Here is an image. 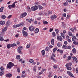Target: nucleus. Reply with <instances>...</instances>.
Masks as SVG:
<instances>
[{
	"instance_id": "44",
	"label": "nucleus",
	"mask_w": 78,
	"mask_h": 78,
	"mask_svg": "<svg viewBox=\"0 0 78 78\" xmlns=\"http://www.w3.org/2000/svg\"><path fill=\"white\" fill-rule=\"evenodd\" d=\"M69 38H70V37H69V36L68 35H67L66 36V40H67L68 39H69Z\"/></svg>"
},
{
	"instance_id": "50",
	"label": "nucleus",
	"mask_w": 78,
	"mask_h": 78,
	"mask_svg": "<svg viewBox=\"0 0 78 78\" xmlns=\"http://www.w3.org/2000/svg\"><path fill=\"white\" fill-rule=\"evenodd\" d=\"M53 67H54V69H57L58 68V67L56 65H54L53 66Z\"/></svg>"
},
{
	"instance_id": "33",
	"label": "nucleus",
	"mask_w": 78,
	"mask_h": 78,
	"mask_svg": "<svg viewBox=\"0 0 78 78\" xmlns=\"http://www.w3.org/2000/svg\"><path fill=\"white\" fill-rule=\"evenodd\" d=\"M1 18H2V19H5V18H6V16L4 15H2L1 16Z\"/></svg>"
},
{
	"instance_id": "15",
	"label": "nucleus",
	"mask_w": 78,
	"mask_h": 78,
	"mask_svg": "<svg viewBox=\"0 0 78 78\" xmlns=\"http://www.w3.org/2000/svg\"><path fill=\"white\" fill-rule=\"evenodd\" d=\"M5 23V22L3 21H0V24L1 25H4Z\"/></svg>"
},
{
	"instance_id": "18",
	"label": "nucleus",
	"mask_w": 78,
	"mask_h": 78,
	"mask_svg": "<svg viewBox=\"0 0 78 78\" xmlns=\"http://www.w3.org/2000/svg\"><path fill=\"white\" fill-rule=\"evenodd\" d=\"M10 47H12V46H11V44H7V48H8V49H9Z\"/></svg>"
},
{
	"instance_id": "49",
	"label": "nucleus",
	"mask_w": 78,
	"mask_h": 78,
	"mask_svg": "<svg viewBox=\"0 0 78 78\" xmlns=\"http://www.w3.org/2000/svg\"><path fill=\"white\" fill-rule=\"evenodd\" d=\"M68 44V43H67V42L66 41H65L64 42V44L65 45H67Z\"/></svg>"
},
{
	"instance_id": "28",
	"label": "nucleus",
	"mask_w": 78,
	"mask_h": 78,
	"mask_svg": "<svg viewBox=\"0 0 78 78\" xmlns=\"http://www.w3.org/2000/svg\"><path fill=\"white\" fill-rule=\"evenodd\" d=\"M55 31H56V33L57 34H58V33H59V30L58 29H55Z\"/></svg>"
},
{
	"instance_id": "51",
	"label": "nucleus",
	"mask_w": 78,
	"mask_h": 78,
	"mask_svg": "<svg viewBox=\"0 0 78 78\" xmlns=\"http://www.w3.org/2000/svg\"><path fill=\"white\" fill-rule=\"evenodd\" d=\"M62 16L63 17H66V14L64 13L63 14Z\"/></svg>"
},
{
	"instance_id": "40",
	"label": "nucleus",
	"mask_w": 78,
	"mask_h": 78,
	"mask_svg": "<svg viewBox=\"0 0 78 78\" xmlns=\"http://www.w3.org/2000/svg\"><path fill=\"white\" fill-rule=\"evenodd\" d=\"M0 69L1 71H3V70H5V69L4 68H3V67H1L0 68Z\"/></svg>"
},
{
	"instance_id": "56",
	"label": "nucleus",
	"mask_w": 78,
	"mask_h": 78,
	"mask_svg": "<svg viewBox=\"0 0 78 78\" xmlns=\"http://www.w3.org/2000/svg\"><path fill=\"white\" fill-rule=\"evenodd\" d=\"M34 70L35 72H36V67L34 66Z\"/></svg>"
},
{
	"instance_id": "31",
	"label": "nucleus",
	"mask_w": 78,
	"mask_h": 78,
	"mask_svg": "<svg viewBox=\"0 0 78 78\" xmlns=\"http://www.w3.org/2000/svg\"><path fill=\"white\" fill-rule=\"evenodd\" d=\"M38 15L39 16H42V15H43V12H42V11H41L40 12L38 13Z\"/></svg>"
},
{
	"instance_id": "38",
	"label": "nucleus",
	"mask_w": 78,
	"mask_h": 78,
	"mask_svg": "<svg viewBox=\"0 0 78 78\" xmlns=\"http://www.w3.org/2000/svg\"><path fill=\"white\" fill-rule=\"evenodd\" d=\"M29 61L30 63H32L33 62H34V60L33 59H30L29 60Z\"/></svg>"
},
{
	"instance_id": "23",
	"label": "nucleus",
	"mask_w": 78,
	"mask_h": 78,
	"mask_svg": "<svg viewBox=\"0 0 78 78\" xmlns=\"http://www.w3.org/2000/svg\"><path fill=\"white\" fill-rule=\"evenodd\" d=\"M16 58L17 59H19L20 58V56L19 55L16 56Z\"/></svg>"
},
{
	"instance_id": "61",
	"label": "nucleus",
	"mask_w": 78,
	"mask_h": 78,
	"mask_svg": "<svg viewBox=\"0 0 78 78\" xmlns=\"http://www.w3.org/2000/svg\"><path fill=\"white\" fill-rule=\"evenodd\" d=\"M53 29L52 28L51 29V28H50L49 30V31L50 32H51L52 31H53Z\"/></svg>"
},
{
	"instance_id": "36",
	"label": "nucleus",
	"mask_w": 78,
	"mask_h": 78,
	"mask_svg": "<svg viewBox=\"0 0 78 78\" xmlns=\"http://www.w3.org/2000/svg\"><path fill=\"white\" fill-rule=\"evenodd\" d=\"M73 43L75 45H78V42L76 41H73Z\"/></svg>"
},
{
	"instance_id": "60",
	"label": "nucleus",
	"mask_w": 78,
	"mask_h": 78,
	"mask_svg": "<svg viewBox=\"0 0 78 78\" xmlns=\"http://www.w3.org/2000/svg\"><path fill=\"white\" fill-rule=\"evenodd\" d=\"M71 48V47L70 46H68L67 47V49H70Z\"/></svg>"
},
{
	"instance_id": "63",
	"label": "nucleus",
	"mask_w": 78,
	"mask_h": 78,
	"mask_svg": "<svg viewBox=\"0 0 78 78\" xmlns=\"http://www.w3.org/2000/svg\"><path fill=\"white\" fill-rule=\"evenodd\" d=\"M13 28H17V26L16 25H14L13 26Z\"/></svg>"
},
{
	"instance_id": "48",
	"label": "nucleus",
	"mask_w": 78,
	"mask_h": 78,
	"mask_svg": "<svg viewBox=\"0 0 78 78\" xmlns=\"http://www.w3.org/2000/svg\"><path fill=\"white\" fill-rule=\"evenodd\" d=\"M48 14H52V12L51 11H48Z\"/></svg>"
},
{
	"instance_id": "26",
	"label": "nucleus",
	"mask_w": 78,
	"mask_h": 78,
	"mask_svg": "<svg viewBox=\"0 0 78 78\" xmlns=\"http://www.w3.org/2000/svg\"><path fill=\"white\" fill-rule=\"evenodd\" d=\"M68 33L70 36H72V33L70 32H68Z\"/></svg>"
},
{
	"instance_id": "5",
	"label": "nucleus",
	"mask_w": 78,
	"mask_h": 78,
	"mask_svg": "<svg viewBox=\"0 0 78 78\" xmlns=\"http://www.w3.org/2000/svg\"><path fill=\"white\" fill-rule=\"evenodd\" d=\"M22 33L23 35V36L27 37L28 35L27 32H26L25 30H23L22 31Z\"/></svg>"
},
{
	"instance_id": "54",
	"label": "nucleus",
	"mask_w": 78,
	"mask_h": 78,
	"mask_svg": "<svg viewBox=\"0 0 78 78\" xmlns=\"http://www.w3.org/2000/svg\"><path fill=\"white\" fill-rule=\"evenodd\" d=\"M70 30L71 31H72V32H74V30L73 29V28H71L70 29Z\"/></svg>"
},
{
	"instance_id": "22",
	"label": "nucleus",
	"mask_w": 78,
	"mask_h": 78,
	"mask_svg": "<svg viewBox=\"0 0 78 78\" xmlns=\"http://www.w3.org/2000/svg\"><path fill=\"white\" fill-rule=\"evenodd\" d=\"M16 46H17V44L15 43H13L11 45V46H12V47H15Z\"/></svg>"
},
{
	"instance_id": "29",
	"label": "nucleus",
	"mask_w": 78,
	"mask_h": 78,
	"mask_svg": "<svg viewBox=\"0 0 78 78\" xmlns=\"http://www.w3.org/2000/svg\"><path fill=\"white\" fill-rule=\"evenodd\" d=\"M61 35L62 36V37L63 39H64L65 38V36H64V34H63V33H61Z\"/></svg>"
},
{
	"instance_id": "37",
	"label": "nucleus",
	"mask_w": 78,
	"mask_h": 78,
	"mask_svg": "<svg viewBox=\"0 0 78 78\" xmlns=\"http://www.w3.org/2000/svg\"><path fill=\"white\" fill-rule=\"evenodd\" d=\"M38 7L39 9H42L43 8V7H42V6H41V5H39L38 6Z\"/></svg>"
},
{
	"instance_id": "59",
	"label": "nucleus",
	"mask_w": 78,
	"mask_h": 78,
	"mask_svg": "<svg viewBox=\"0 0 78 78\" xmlns=\"http://www.w3.org/2000/svg\"><path fill=\"white\" fill-rule=\"evenodd\" d=\"M44 71H45V69H43L41 71V72H42V73H43V72H44Z\"/></svg>"
},
{
	"instance_id": "35",
	"label": "nucleus",
	"mask_w": 78,
	"mask_h": 78,
	"mask_svg": "<svg viewBox=\"0 0 78 78\" xmlns=\"http://www.w3.org/2000/svg\"><path fill=\"white\" fill-rule=\"evenodd\" d=\"M52 34L53 37H55V36H56V34L55 32H54L52 33Z\"/></svg>"
},
{
	"instance_id": "47",
	"label": "nucleus",
	"mask_w": 78,
	"mask_h": 78,
	"mask_svg": "<svg viewBox=\"0 0 78 78\" xmlns=\"http://www.w3.org/2000/svg\"><path fill=\"white\" fill-rule=\"evenodd\" d=\"M11 6H12V8H14L16 6L15 5V4L14 3H13L12 5H11Z\"/></svg>"
},
{
	"instance_id": "39",
	"label": "nucleus",
	"mask_w": 78,
	"mask_h": 78,
	"mask_svg": "<svg viewBox=\"0 0 78 78\" xmlns=\"http://www.w3.org/2000/svg\"><path fill=\"white\" fill-rule=\"evenodd\" d=\"M67 69V70H72V67H68Z\"/></svg>"
},
{
	"instance_id": "8",
	"label": "nucleus",
	"mask_w": 78,
	"mask_h": 78,
	"mask_svg": "<svg viewBox=\"0 0 78 78\" xmlns=\"http://www.w3.org/2000/svg\"><path fill=\"white\" fill-rule=\"evenodd\" d=\"M29 30L31 31H34V28L33 26H31L29 27Z\"/></svg>"
},
{
	"instance_id": "13",
	"label": "nucleus",
	"mask_w": 78,
	"mask_h": 78,
	"mask_svg": "<svg viewBox=\"0 0 78 78\" xmlns=\"http://www.w3.org/2000/svg\"><path fill=\"white\" fill-rule=\"evenodd\" d=\"M39 29L38 28H37L35 29L34 30L35 33H39Z\"/></svg>"
},
{
	"instance_id": "7",
	"label": "nucleus",
	"mask_w": 78,
	"mask_h": 78,
	"mask_svg": "<svg viewBox=\"0 0 78 78\" xmlns=\"http://www.w3.org/2000/svg\"><path fill=\"white\" fill-rule=\"evenodd\" d=\"M57 40H58V41H62V38L61 36H59L58 35L57 36Z\"/></svg>"
},
{
	"instance_id": "3",
	"label": "nucleus",
	"mask_w": 78,
	"mask_h": 78,
	"mask_svg": "<svg viewBox=\"0 0 78 78\" xmlns=\"http://www.w3.org/2000/svg\"><path fill=\"white\" fill-rule=\"evenodd\" d=\"M22 47H18V48L17 49V50H18V53H20V54H22V53H23L22 52Z\"/></svg>"
},
{
	"instance_id": "2",
	"label": "nucleus",
	"mask_w": 78,
	"mask_h": 78,
	"mask_svg": "<svg viewBox=\"0 0 78 78\" xmlns=\"http://www.w3.org/2000/svg\"><path fill=\"white\" fill-rule=\"evenodd\" d=\"M38 9V7L37 5H35L31 7V10L32 11H36Z\"/></svg>"
},
{
	"instance_id": "9",
	"label": "nucleus",
	"mask_w": 78,
	"mask_h": 78,
	"mask_svg": "<svg viewBox=\"0 0 78 78\" xmlns=\"http://www.w3.org/2000/svg\"><path fill=\"white\" fill-rule=\"evenodd\" d=\"M67 73L71 77H73V74L71 72H70V71H67Z\"/></svg>"
},
{
	"instance_id": "42",
	"label": "nucleus",
	"mask_w": 78,
	"mask_h": 78,
	"mask_svg": "<svg viewBox=\"0 0 78 78\" xmlns=\"http://www.w3.org/2000/svg\"><path fill=\"white\" fill-rule=\"evenodd\" d=\"M10 23V22L9 21H8L6 23V25L7 26H8V25H9V23Z\"/></svg>"
},
{
	"instance_id": "30",
	"label": "nucleus",
	"mask_w": 78,
	"mask_h": 78,
	"mask_svg": "<svg viewBox=\"0 0 78 78\" xmlns=\"http://www.w3.org/2000/svg\"><path fill=\"white\" fill-rule=\"evenodd\" d=\"M58 51H59L60 53H63V50H60L58 49L57 50Z\"/></svg>"
},
{
	"instance_id": "62",
	"label": "nucleus",
	"mask_w": 78,
	"mask_h": 78,
	"mask_svg": "<svg viewBox=\"0 0 78 78\" xmlns=\"http://www.w3.org/2000/svg\"><path fill=\"white\" fill-rule=\"evenodd\" d=\"M37 19L38 20H41V17L37 18Z\"/></svg>"
},
{
	"instance_id": "43",
	"label": "nucleus",
	"mask_w": 78,
	"mask_h": 78,
	"mask_svg": "<svg viewBox=\"0 0 78 78\" xmlns=\"http://www.w3.org/2000/svg\"><path fill=\"white\" fill-rule=\"evenodd\" d=\"M69 17H70V15H69L68 14L67 15V17H66V19H69Z\"/></svg>"
},
{
	"instance_id": "24",
	"label": "nucleus",
	"mask_w": 78,
	"mask_h": 78,
	"mask_svg": "<svg viewBox=\"0 0 78 78\" xmlns=\"http://www.w3.org/2000/svg\"><path fill=\"white\" fill-rule=\"evenodd\" d=\"M6 30H7V27H4L2 29L3 31H6Z\"/></svg>"
},
{
	"instance_id": "10",
	"label": "nucleus",
	"mask_w": 78,
	"mask_h": 78,
	"mask_svg": "<svg viewBox=\"0 0 78 78\" xmlns=\"http://www.w3.org/2000/svg\"><path fill=\"white\" fill-rule=\"evenodd\" d=\"M56 17H57L55 15H52L51 16V18L52 20H54V19H56Z\"/></svg>"
},
{
	"instance_id": "17",
	"label": "nucleus",
	"mask_w": 78,
	"mask_h": 78,
	"mask_svg": "<svg viewBox=\"0 0 78 78\" xmlns=\"http://www.w3.org/2000/svg\"><path fill=\"white\" fill-rule=\"evenodd\" d=\"M4 9V7H1L0 8V12H2L3 11V10Z\"/></svg>"
},
{
	"instance_id": "55",
	"label": "nucleus",
	"mask_w": 78,
	"mask_h": 78,
	"mask_svg": "<svg viewBox=\"0 0 78 78\" xmlns=\"http://www.w3.org/2000/svg\"><path fill=\"white\" fill-rule=\"evenodd\" d=\"M11 17H12V15H10L8 17V19H11Z\"/></svg>"
},
{
	"instance_id": "32",
	"label": "nucleus",
	"mask_w": 78,
	"mask_h": 78,
	"mask_svg": "<svg viewBox=\"0 0 78 78\" xmlns=\"http://www.w3.org/2000/svg\"><path fill=\"white\" fill-rule=\"evenodd\" d=\"M56 50H57V48H54L53 50V53H55V52L56 51Z\"/></svg>"
},
{
	"instance_id": "46",
	"label": "nucleus",
	"mask_w": 78,
	"mask_h": 78,
	"mask_svg": "<svg viewBox=\"0 0 78 78\" xmlns=\"http://www.w3.org/2000/svg\"><path fill=\"white\" fill-rule=\"evenodd\" d=\"M0 40L1 41H4V39H3V37H1L0 38Z\"/></svg>"
},
{
	"instance_id": "45",
	"label": "nucleus",
	"mask_w": 78,
	"mask_h": 78,
	"mask_svg": "<svg viewBox=\"0 0 78 78\" xmlns=\"http://www.w3.org/2000/svg\"><path fill=\"white\" fill-rule=\"evenodd\" d=\"M45 50L46 51H47L49 50V48L47 47L45 48Z\"/></svg>"
},
{
	"instance_id": "25",
	"label": "nucleus",
	"mask_w": 78,
	"mask_h": 78,
	"mask_svg": "<svg viewBox=\"0 0 78 78\" xmlns=\"http://www.w3.org/2000/svg\"><path fill=\"white\" fill-rule=\"evenodd\" d=\"M42 55H45V51L44 50H43L41 51Z\"/></svg>"
},
{
	"instance_id": "64",
	"label": "nucleus",
	"mask_w": 78,
	"mask_h": 78,
	"mask_svg": "<svg viewBox=\"0 0 78 78\" xmlns=\"http://www.w3.org/2000/svg\"><path fill=\"white\" fill-rule=\"evenodd\" d=\"M16 44H17V45H20V42L19 41H17V42H16Z\"/></svg>"
},
{
	"instance_id": "53",
	"label": "nucleus",
	"mask_w": 78,
	"mask_h": 78,
	"mask_svg": "<svg viewBox=\"0 0 78 78\" xmlns=\"http://www.w3.org/2000/svg\"><path fill=\"white\" fill-rule=\"evenodd\" d=\"M76 73H78V68H76Z\"/></svg>"
},
{
	"instance_id": "21",
	"label": "nucleus",
	"mask_w": 78,
	"mask_h": 78,
	"mask_svg": "<svg viewBox=\"0 0 78 78\" xmlns=\"http://www.w3.org/2000/svg\"><path fill=\"white\" fill-rule=\"evenodd\" d=\"M62 47V48H64V49H66V48H67V46L66 45H63Z\"/></svg>"
},
{
	"instance_id": "6",
	"label": "nucleus",
	"mask_w": 78,
	"mask_h": 78,
	"mask_svg": "<svg viewBox=\"0 0 78 78\" xmlns=\"http://www.w3.org/2000/svg\"><path fill=\"white\" fill-rule=\"evenodd\" d=\"M27 15V13L26 12H24V13H22L20 16L21 18H23L24 17H25Z\"/></svg>"
},
{
	"instance_id": "19",
	"label": "nucleus",
	"mask_w": 78,
	"mask_h": 78,
	"mask_svg": "<svg viewBox=\"0 0 78 78\" xmlns=\"http://www.w3.org/2000/svg\"><path fill=\"white\" fill-rule=\"evenodd\" d=\"M72 52L73 53H76V49H75V48H74L72 51Z\"/></svg>"
},
{
	"instance_id": "4",
	"label": "nucleus",
	"mask_w": 78,
	"mask_h": 78,
	"mask_svg": "<svg viewBox=\"0 0 78 78\" xmlns=\"http://www.w3.org/2000/svg\"><path fill=\"white\" fill-rule=\"evenodd\" d=\"M54 58H55V54L52 53L51 56V59L52 60H53L54 62H55V61H56V59Z\"/></svg>"
},
{
	"instance_id": "20",
	"label": "nucleus",
	"mask_w": 78,
	"mask_h": 78,
	"mask_svg": "<svg viewBox=\"0 0 78 78\" xmlns=\"http://www.w3.org/2000/svg\"><path fill=\"white\" fill-rule=\"evenodd\" d=\"M57 45L58 47H61V46H62V44H61L60 43L58 42L57 43Z\"/></svg>"
},
{
	"instance_id": "11",
	"label": "nucleus",
	"mask_w": 78,
	"mask_h": 78,
	"mask_svg": "<svg viewBox=\"0 0 78 78\" xmlns=\"http://www.w3.org/2000/svg\"><path fill=\"white\" fill-rule=\"evenodd\" d=\"M6 77H8L9 78H11L12 76V74L11 73H9L6 75Z\"/></svg>"
},
{
	"instance_id": "27",
	"label": "nucleus",
	"mask_w": 78,
	"mask_h": 78,
	"mask_svg": "<svg viewBox=\"0 0 78 78\" xmlns=\"http://www.w3.org/2000/svg\"><path fill=\"white\" fill-rule=\"evenodd\" d=\"M51 44L52 45H54V39L53 38L51 40Z\"/></svg>"
},
{
	"instance_id": "57",
	"label": "nucleus",
	"mask_w": 78,
	"mask_h": 78,
	"mask_svg": "<svg viewBox=\"0 0 78 78\" xmlns=\"http://www.w3.org/2000/svg\"><path fill=\"white\" fill-rule=\"evenodd\" d=\"M67 54H65L63 56V58H66L67 57Z\"/></svg>"
},
{
	"instance_id": "12",
	"label": "nucleus",
	"mask_w": 78,
	"mask_h": 78,
	"mask_svg": "<svg viewBox=\"0 0 78 78\" xmlns=\"http://www.w3.org/2000/svg\"><path fill=\"white\" fill-rule=\"evenodd\" d=\"M73 61H76V63H78V60H77V58L76 57L73 58Z\"/></svg>"
},
{
	"instance_id": "1",
	"label": "nucleus",
	"mask_w": 78,
	"mask_h": 78,
	"mask_svg": "<svg viewBox=\"0 0 78 78\" xmlns=\"http://www.w3.org/2000/svg\"><path fill=\"white\" fill-rule=\"evenodd\" d=\"M14 66V64L13 63H12V62H10L7 64V67L8 69H11L12 67H13Z\"/></svg>"
},
{
	"instance_id": "14",
	"label": "nucleus",
	"mask_w": 78,
	"mask_h": 78,
	"mask_svg": "<svg viewBox=\"0 0 78 78\" xmlns=\"http://www.w3.org/2000/svg\"><path fill=\"white\" fill-rule=\"evenodd\" d=\"M72 65V63H69L66 64V67H68L71 66Z\"/></svg>"
},
{
	"instance_id": "34",
	"label": "nucleus",
	"mask_w": 78,
	"mask_h": 78,
	"mask_svg": "<svg viewBox=\"0 0 78 78\" xmlns=\"http://www.w3.org/2000/svg\"><path fill=\"white\" fill-rule=\"evenodd\" d=\"M43 23L44 25H46V24H48V22L46 21H44L43 22Z\"/></svg>"
},
{
	"instance_id": "58",
	"label": "nucleus",
	"mask_w": 78,
	"mask_h": 78,
	"mask_svg": "<svg viewBox=\"0 0 78 78\" xmlns=\"http://www.w3.org/2000/svg\"><path fill=\"white\" fill-rule=\"evenodd\" d=\"M8 7L9 9H11V8H12V6H11V5H10L8 6Z\"/></svg>"
},
{
	"instance_id": "52",
	"label": "nucleus",
	"mask_w": 78,
	"mask_h": 78,
	"mask_svg": "<svg viewBox=\"0 0 78 78\" xmlns=\"http://www.w3.org/2000/svg\"><path fill=\"white\" fill-rule=\"evenodd\" d=\"M17 70L18 72L19 73V72H20V68H18L17 69Z\"/></svg>"
},
{
	"instance_id": "16",
	"label": "nucleus",
	"mask_w": 78,
	"mask_h": 78,
	"mask_svg": "<svg viewBox=\"0 0 78 78\" xmlns=\"http://www.w3.org/2000/svg\"><path fill=\"white\" fill-rule=\"evenodd\" d=\"M76 39V37L75 36H73V37L72 38V40L73 41H75Z\"/></svg>"
},
{
	"instance_id": "41",
	"label": "nucleus",
	"mask_w": 78,
	"mask_h": 78,
	"mask_svg": "<svg viewBox=\"0 0 78 78\" xmlns=\"http://www.w3.org/2000/svg\"><path fill=\"white\" fill-rule=\"evenodd\" d=\"M30 45H31V44H28L27 46V48H30Z\"/></svg>"
}]
</instances>
